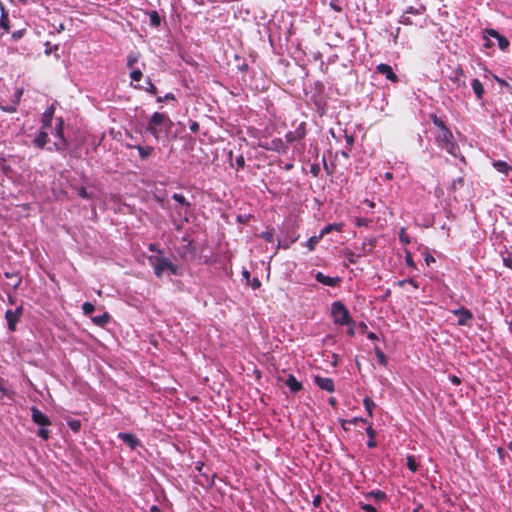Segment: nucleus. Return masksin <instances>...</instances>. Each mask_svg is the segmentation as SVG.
Returning <instances> with one entry per match:
<instances>
[{
  "label": "nucleus",
  "instance_id": "1",
  "mask_svg": "<svg viewBox=\"0 0 512 512\" xmlns=\"http://www.w3.org/2000/svg\"><path fill=\"white\" fill-rule=\"evenodd\" d=\"M431 119L433 124L438 128V132L435 134L437 145L451 156L457 157L460 154V148L451 130L446 126L444 121L435 114L431 116Z\"/></svg>",
  "mask_w": 512,
  "mask_h": 512
},
{
  "label": "nucleus",
  "instance_id": "2",
  "mask_svg": "<svg viewBox=\"0 0 512 512\" xmlns=\"http://www.w3.org/2000/svg\"><path fill=\"white\" fill-rule=\"evenodd\" d=\"M148 262L158 278H162L165 272L169 275H180V267L163 255H151L148 257Z\"/></svg>",
  "mask_w": 512,
  "mask_h": 512
},
{
  "label": "nucleus",
  "instance_id": "3",
  "mask_svg": "<svg viewBox=\"0 0 512 512\" xmlns=\"http://www.w3.org/2000/svg\"><path fill=\"white\" fill-rule=\"evenodd\" d=\"M172 121L164 113L154 112L148 120L146 131L149 132L156 141H159L162 132H168L171 129Z\"/></svg>",
  "mask_w": 512,
  "mask_h": 512
},
{
  "label": "nucleus",
  "instance_id": "4",
  "mask_svg": "<svg viewBox=\"0 0 512 512\" xmlns=\"http://www.w3.org/2000/svg\"><path fill=\"white\" fill-rule=\"evenodd\" d=\"M331 315L334 319V323L337 325L344 326L354 324L348 309L340 301H335L332 303Z\"/></svg>",
  "mask_w": 512,
  "mask_h": 512
},
{
  "label": "nucleus",
  "instance_id": "5",
  "mask_svg": "<svg viewBox=\"0 0 512 512\" xmlns=\"http://www.w3.org/2000/svg\"><path fill=\"white\" fill-rule=\"evenodd\" d=\"M23 314V307L20 305L15 310L8 309L5 312V319L7 321V327L10 332L16 330L17 323L19 322Z\"/></svg>",
  "mask_w": 512,
  "mask_h": 512
},
{
  "label": "nucleus",
  "instance_id": "6",
  "mask_svg": "<svg viewBox=\"0 0 512 512\" xmlns=\"http://www.w3.org/2000/svg\"><path fill=\"white\" fill-rule=\"evenodd\" d=\"M451 312L458 317L457 325L459 326H468L473 320L472 312L463 306L454 309Z\"/></svg>",
  "mask_w": 512,
  "mask_h": 512
},
{
  "label": "nucleus",
  "instance_id": "7",
  "mask_svg": "<svg viewBox=\"0 0 512 512\" xmlns=\"http://www.w3.org/2000/svg\"><path fill=\"white\" fill-rule=\"evenodd\" d=\"M204 464L202 462H197L195 469L199 472L200 479L197 480V483L203 487H211L214 484V474L210 475L207 472L203 471Z\"/></svg>",
  "mask_w": 512,
  "mask_h": 512
},
{
  "label": "nucleus",
  "instance_id": "8",
  "mask_svg": "<svg viewBox=\"0 0 512 512\" xmlns=\"http://www.w3.org/2000/svg\"><path fill=\"white\" fill-rule=\"evenodd\" d=\"M306 135L305 124L301 123L294 131H288L285 135L287 143H293L302 140Z\"/></svg>",
  "mask_w": 512,
  "mask_h": 512
},
{
  "label": "nucleus",
  "instance_id": "9",
  "mask_svg": "<svg viewBox=\"0 0 512 512\" xmlns=\"http://www.w3.org/2000/svg\"><path fill=\"white\" fill-rule=\"evenodd\" d=\"M31 418L33 422L39 426L46 427L51 425L49 417L42 413L36 406L31 408Z\"/></svg>",
  "mask_w": 512,
  "mask_h": 512
},
{
  "label": "nucleus",
  "instance_id": "10",
  "mask_svg": "<svg viewBox=\"0 0 512 512\" xmlns=\"http://www.w3.org/2000/svg\"><path fill=\"white\" fill-rule=\"evenodd\" d=\"M117 437L128 445L131 450H136L138 447H142L141 441L131 433L120 432Z\"/></svg>",
  "mask_w": 512,
  "mask_h": 512
},
{
  "label": "nucleus",
  "instance_id": "11",
  "mask_svg": "<svg viewBox=\"0 0 512 512\" xmlns=\"http://www.w3.org/2000/svg\"><path fill=\"white\" fill-rule=\"evenodd\" d=\"M261 147L278 153H285L288 148L286 143L280 138L272 139L270 142L262 144Z\"/></svg>",
  "mask_w": 512,
  "mask_h": 512
},
{
  "label": "nucleus",
  "instance_id": "12",
  "mask_svg": "<svg viewBox=\"0 0 512 512\" xmlns=\"http://www.w3.org/2000/svg\"><path fill=\"white\" fill-rule=\"evenodd\" d=\"M314 383L322 390H325L327 392H334L335 391V385L334 381L331 378L327 377H321V376H314Z\"/></svg>",
  "mask_w": 512,
  "mask_h": 512
},
{
  "label": "nucleus",
  "instance_id": "13",
  "mask_svg": "<svg viewBox=\"0 0 512 512\" xmlns=\"http://www.w3.org/2000/svg\"><path fill=\"white\" fill-rule=\"evenodd\" d=\"M315 279L317 282L329 287H336L341 282L339 277L326 276L320 271L315 274Z\"/></svg>",
  "mask_w": 512,
  "mask_h": 512
},
{
  "label": "nucleus",
  "instance_id": "14",
  "mask_svg": "<svg viewBox=\"0 0 512 512\" xmlns=\"http://www.w3.org/2000/svg\"><path fill=\"white\" fill-rule=\"evenodd\" d=\"M376 70L380 74L384 75L391 82H394V83L398 82V77L393 72V69L390 65L385 64V63H380L379 65H377Z\"/></svg>",
  "mask_w": 512,
  "mask_h": 512
},
{
  "label": "nucleus",
  "instance_id": "15",
  "mask_svg": "<svg viewBox=\"0 0 512 512\" xmlns=\"http://www.w3.org/2000/svg\"><path fill=\"white\" fill-rule=\"evenodd\" d=\"M10 29L8 12L4 9L2 2L0 1V37L8 32Z\"/></svg>",
  "mask_w": 512,
  "mask_h": 512
},
{
  "label": "nucleus",
  "instance_id": "16",
  "mask_svg": "<svg viewBox=\"0 0 512 512\" xmlns=\"http://www.w3.org/2000/svg\"><path fill=\"white\" fill-rule=\"evenodd\" d=\"M54 111H55L54 107L50 106L43 113V115H42V128L43 129H48L51 127L53 116H54Z\"/></svg>",
  "mask_w": 512,
  "mask_h": 512
},
{
  "label": "nucleus",
  "instance_id": "17",
  "mask_svg": "<svg viewBox=\"0 0 512 512\" xmlns=\"http://www.w3.org/2000/svg\"><path fill=\"white\" fill-rule=\"evenodd\" d=\"M286 386L290 389L292 393H297L300 390H302L303 385L300 383L296 377L292 374L288 376V378L285 381Z\"/></svg>",
  "mask_w": 512,
  "mask_h": 512
},
{
  "label": "nucleus",
  "instance_id": "18",
  "mask_svg": "<svg viewBox=\"0 0 512 512\" xmlns=\"http://www.w3.org/2000/svg\"><path fill=\"white\" fill-rule=\"evenodd\" d=\"M471 87H472V90H473L477 100L481 101L483 99L485 90H484V87H483L482 83L480 82V80L477 78L472 79Z\"/></svg>",
  "mask_w": 512,
  "mask_h": 512
},
{
  "label": "nucleus",
  "instance_id": "19",
  "mask_svg": "<svg viewBox=\"0 0 512 512\" xmlns=\"http://www.w3.org/2000/svg\"><path fill=\"white\" fill-rule=\"evenodd\" d=\"M47 139H48V132H47V129H43L41 127V130L40 132L37 134V136L35 137V139L33 140V143L36 147L42 149L44 148V146L46 145L47 143Z\"/></svg>",
  "mask_w": 512,
  "mask_h": 512
},
{
  "label": "nucleus",
  "instance_id": "20",
  "mask_svg": "<svg viewBox=\"0 0 512 512\" xmlns=\"http://www.w3.org/2000/svg\"><path fill=\"white\" fill-rule=\"evenodd\" d=\"M130 147L137 149L139 156L142 160H146L147 158H149L154 151V148L152 146L135 145Z\"/></svg>",
  "mask_w": 512,
  "mask_h": 512
},
{
  "label": "nucleus",
  "instance_id": "21",
  "mask_svg": "<svg viewBox=\"0 0 512 512\" xmlns=\"http://www.w3.org/2000/svg\"><path fill=\"white\" fill-rule=\"evenodd\" d=\"M69 147V143L68 141L65 139V137H61V139H58L56 142L53 143L52 146H49L47 149L49 151H65L66 149H68Z\"/></svg>",
  "mask_w": 512,
  "mask_h": 512
},
{
  "label": "nucleus",
  "instance_id": "22",
  "mask_svg": "<svg viewBox=\"0 0 512 512\" xmlns=\"http://www.w3.org/2000/svg\"><path fill=\"white\" fill-rule=\"evenodd\" d=\"M91 321L99 327H104L109 323L110 315L107 312H105L99 316H92Z\"/></svg>",
  "mask_w": 512,
  "mask_h": 512
},
{
  "label": "nucleus",
  "instance_id": "23",
  "mask_svg": "<svg viewBox=\"0 0 512 512\" xmlns=\"http://www.w3.org/2000/svg\"><path fill=\"white\" fill-rule=\"evenodd\" d=\"M366 434L368 436L367 441V447L368 448H375L377 446V442L375 441V437L377 435V432L373 429L372 425L369 424L366 428Z\"/></svg>",
  "mask_w": 512,
  "mask_h": 512
},
{
  "label": "nucleus",
  "instance_id": "24",
  "mask_svg": "<svg viewBox=\"0 0 512 512\" xmlns=\"http://www.w3.org/2000/svg\"><path fill=\"white\" fill-rule=\"evenodd\" d=\"M493 167L500 173L508 174L509 171H512V167L508 165L507 162L502 160H495L493 161Z\"/></svg>",
  "mask_w": 512,
  "mask_h": 512
},
{
  "label": "nucleus",
  "instance_id": "25",
  "mask_svg": "<svg viewBox=\"0 0 512 512\" xmlns=\"http://www.w3.org/2000/svg\"><path fill=\"white\" fill-rule=\"evenodd\" d=\"M342 228V223H330L320 231V234L322 235V237H324L325 235L331 233L332 231H341Z\"/></svg>",
  "mask_w": 512,
  "mask_h": 512
},
{
  "label": "nucleus",
  "instance_id": "26",
  "mask_svg": "<svg viewBox=\"0 0 512 512\" xmlns=\"http://www.w3.org/2000/svg\"><path fill=\"white\" fill-rule=\"evenodd\" d=\"M503 263L506 267L512 269V245L506 247L505 251L502 252Z\"/></svg>",
  "mask_w": 512,
  "mask_h": 512
},
{
  "label": "nucleus",
  "instance_id": "27",
  "mask_svg": "<svg viewBox=\"0 0 512 512\" xmlns=\"http://www.w3.org/2000/svg\"><path fill=\"white\" fill-rule=\"evenodd\" d=\"M150 19V25L154 28H157L161 25V17L156 10H151L148 13Z\"/></svg>",
  "mask_w": 512,
  "mask_h": 512
},
{
  "label": "nucleus",
  "instance_id": "28",
  "mask_svg": "<svg viewBox=\"0 0 512 512\" xmlns=\"http://www.w3.org/2000/svg\"><path fill=\"white\" fill-rule=\"evenodd\" d=\"M365 498H374L376 501H384L387 499L385 492L381 490H373L365 494Z\"/></svg>",
  "mask_w": 512,
  "mask_h": 512
},
{
  "label": "nucleus",
  "instance_id": "29",
  "mask_svg": "<svg viewBox=\"0 0 512 512\" xmlns=\"http://www.w3.org/2000/svg\"><path fill=\"white\" fill-rule=\"evenodd\" d=\"M146 84H147V87L145 88V90L152 95H156L157 87L152 83V81L149 77L146 79ZM133 87L136 89H139V90L144 89V87L139 84H135V85H133Z\"/></svg>",
  "mask_w": 512,
  "mask_h": 512
},
{
  "label": "nucleus",
  "instance_id": "30",
  "mask_svg": "<svg viewBox=\"0 0 512 512\" xmlns=\"http://www.w3.org/2000/svg\"><path fill=\"white\" fill-rule=\"evenodd\" d=\"M374 353H375V356L378 360V363L382 366H387L388 364V359L386 357V355L384 354V352L381 350V348L379 346H375L374 347Z\"/></svg>",
  "mask_w": 512,
  "mask_h": 512
},
{
  "label": "nucleus",
  "instance_id": "31",
  "mask_svg": "<svg viewBox=\"0 0 512 512\" xmlns=\"http://www.w3.org/2000/svg\"><path fill=\"white\" fill-rule=\"evenodd\" d=\"M322 238L323 237L320 233L319 235H314L306 241L305 246L309 249V251H313Z\"/></svg>",
  "mask_w": 512,
  "mask_h": 512
},
{
  "label": "nucleus",
  "instance_id": "32",
  "mask_svg": "<svg viewBox=\"0 0 512 512\" xmlns=\"http://www.w3.org/2000/svg\"><path fill=\"white\" fill-rule=\"evenodd\" d=\"M139 58H140V54L138 52H130L127 55L126 66L128 68L132 69L134 67V65L138 62Z\"/></svg>",
  "mask_w": 512,
  "mask_h": 512
},
{
  "label": "nucleus",
  "instance_id": "33",
  "mask_svg": "<svg viewBox=\"0 0 512 512\" xmlns=\"http://www.w3.org/2000/svg\"><path fill=\"white\" fill-rule=\"evenodd\" d=\"M63 125H64V122H63L62 118H58L57 124H56L55 128L53 129V131L51 132L55 137H57V139H61V137H64Z\"/></svg>",
  "mask_w": 512,
  "mask_h": 512
},
{
  "label": "nucleus",
  "instance_id": "34",
  "mask_svg": "<svg viewBox=\"0 0 512 512\" xmlns=\"http://www.w3.org/2000/svg\"><path fill=\"white\" fill-rule=\"evenodd\" d=\"M363 405L365 407V410L368 413V416L372 417L373 416V409L375 407V403L369 397H365L363 399Z\"/></svg>",
  "mask_w": 512,
  "mask_h": 512
},
{
  "label": "nucleus",
  "instance_id": "35",
  "mask_svg": "<svg viewBox=\"0 0 512 512\" xmlns=\"http://www.w3.org/2000/svg\"><path fill=\"white\" fill-rule=\"evenodd\" d=\"M172 199L175 200L176 202H178L179 204H181L182 206H185L186 209H189L191 207L190 202H188L186 200V198L184 197V195H182V194L174 193L172 195Z\"/></svg>",
  "mask_w": 512,
  "mask_h": 512
},
{
  "label": "nucleus",
  "instance_id": "36",
  "mask_svg": "<svg viewBox=\"0 0 512 512\" xmlns=\"http://www.w3.org/2000/svg\"><path fill=\"white\" fill-rule=\"evenodd\" d=\"M406 464H407V467L408 469L415 473L417 470H418V462L416 461V459L414 458V456H408L407 457V461H406Z\"/></svg>",
  "mask_w": 512,
  "mask_h": 512
},
{
  "label": "nucleus",
  "instance_id": "37",
  "mask_svg": "<svg viewBox=\"0 0 512 512\" xmlns=\"http://www.w3.org/2000/svg\"><path fill=\"white\" fill-rule=\"evenodd\" d=\"M5 276H6L7 278H10V280H13V283L11 284V285H12V287H13V289H14V290L18 289V287H19V286H20V284H21V278H20V277H18L16 274H14V273H9V272H6V273H5Z\"/></svg>",
  "mask_w": 512,
  "mask_h": 512
},
{
  "label": "nucleus",
  "instance_id": "38",
  "mask_svg": "<svg viewBox=\"0 0 512 512\" xmlns=\"http://www.w3.org/2000/svg\"><path fill=\"white\" fill-rule=\"evenodd\" d=\"M143 74L140 69H131L130 78H131V85L133 86V82H139L142 78Z\"/></svg>",
  "mask_w": 512,
  "mask_h": 512
},
{
  "label": "nucleus",
  "instance_id": "39",
  "mask_svg": "<svg viewBox=\"0 0 512 512\" xmlns=\"http://www.w3.org/2000/svg\"><path fill=\"white\" fill-rule=\"evenodd\" d=\"M83 314L86 316H91L95 311V306L90 302H84L82 305Z\"/></svg>",
  "mask_w": 512,
  "mask_h": 512
},
{
  "label": "nucleus",
  "instance_id": "40",
  "mask_svg": "<svg viewBox=\"0 0 512 512\" xmlns=\"http://www.w3.org/2000/svg\"><path fill=\"white\" fill-rule=\"evenodd\" d=\"M67 425L73 432H78L81 428V421L78 419H70L67 421Z\"/></svg>",
  "mask_w": 512,
  "mask_h": 512
},
{
  "label": "nucleus",
  "instance_id": "41",
  "mask_svg": "<svg viewBox=\"0 0 512 512\" xmlns=\"http://www.w3.org/2000/svg\"><path fill=\"white\" fill-rule=\"evenodd\" d=\"M399 240L403 245H407L411 242L410 237L404 227H402L399 231Z\"/></svg>",
  "mask_w": 512,
  "mask_h": 512
},
{
  "label": "nucleus",
  "instance_id": "42",
  "mask_svg": "<svg viewBox=\"0 0 512 512\" xmlns=\"http://www.w3.org/2000/svg\"><path fill=\"white\" fill-rule=\"evenodd\" d=\"M425 11V7L421 6L419 8H415L413 6H409L404 13L405 14H412V15H421Z\"/></svg>",
  "mask_w": 512,
  "mask_h": 512
},
{
  "label": "nucleus",
  "instance_id": "43",
  "mask_svg": "<svg viewBox=\"0 0 512 512\" xmlns=\"http://www.w3.org/2000/svg\"><path fill=\"white\" fill-rule=\"evenodd\" d=\"M77 194L79 197H81L82 199H86V200H89L92 198V194L89 193L87 191V189L85 187H78L77 188Z\"/></svg>",
  "mask_w": 512,
  "mask_h": 512
},
{
  "label": "nucleus",
  "instance_id": "44",
  "mask_svg": "<svg viewBox=\"0 0 512 512\" xmlns=\"http://www.w3.org/2000/svg\"><path fill=\"white\" fill-rule=\"evenodd\" d=\"M497 41L499 48L503 51L506 50L510 44L508 39L502 36L501 34L497 37Z\"/></svg>",
  "mask_w": 512,
  "mask_h": 512
},
{
  "label": "nucleus",
  "instance_id": "45",
  "mask_svg": "<svg viewBox=\"0 0 512 512\" xmlns=\"http://www.w3.org/2000/svg\"><path fill=\"white\" fill-rule=\"evenodd\" d=\"M37 435L43 439V440H48L49 437H50V431L48 429H46L45 427H41L38 432H37Z\"/></svg>",
  "mask_w": 512,
  "mask_h": 512
},
{
  "label": "nucleus",
  "instance_id": "46",
  "mask_svg": "<svg viewBox=\"0 0 512 512\" xmlns=\"http://www.w3.org/2000/svg\"><path fill=\"white\" fill-rule=\"evenodd\" d=\"M345 257L349 264H355L357 262V258L359 257V255H356L352 251H348L345 253Z\"/></svg>",
  "mask_w": 512,
  "mask_h": 512
},
{
  "label": "nucleus",
  "instance_id": "47",
  "mask_svg": "<svg viewBox=\"0 0 512 512\" xmlns=\"http://www.w3.org/2000/svg\"><path fill=\"white\" fill-rule=\"evenodd\" d=\"M261 237H262L266 242H269V243H273V242H274V233H273L272 231H265V232H262Z\"/></svg>",
  "mask_w": 512,
  "mask_h": 512
},
{
  "label": "nucleus",
  "instance_id": "48",
  "mask_svg": "<svg viewBox=\"0 0 512 512\" xmlns=\"http://www.w3.org/2000/svg\"><path fill=\"white\" fill-rule=\"evenodd\" d=\"M247 284L251 286L252 289L256 290L261 286V282L257 277L251 278L247 281Z\"/></svg>",
  "mask_w": 512,
  "mask_h": 512
},
{
  "label": "nucleus",
  "instance_id": "49",
  "mask_svg": "<svg viewBox=\"0 0 512 512\" xmlns=\"http://www.w3.org/2000/svg\"><path fill=\"white\" fill-rule=\"evenodd\" d=\"M175 95L173 93H167L166 95H164L163 97L159 96L156 98V101L159 102V103H162L164 101H169V100H175Z\"/></svg>",
  "mask_w": 512,
  "mask_h": 512
},
{
  "label": "nucleus",
  "instance_id": "50",
  "mask_svg": "<svg viewBox=\"0 0 512 512\" xmlns=\"http://www.w3.org/2000/svg\"><path fill=\"white\" fill-rule=\"evenodd\" d=\"M399 23L403 24V25H412L413 24L410 17L405 13H403L400 16Z\"/></svg>",
  "mask_w": 512,
  "mask_h": 512
},
{
  "label": "nucleus",
  "instance_id": "51",
  "mask_svg": "<svg viewBox=\"0 0 512 512\" xmlns=\"http://www.w3.org/2000/svg\"><path fill=\"white\" fill-rule=\"evenodd\" d=\"M360 507L365 512H377L376 508L374 506H372L371 504L361 503Z\"/></svg>",
  "mask_w": 512,
  "mask_h": 512
},
{
  "label": "nucleus",
  "instance_id": "52",
  "mask_svg": "<svg viewBox=\"0 0 512 512\" xmlns=\"http://www.w3.org/2000/svg\"><path fill=\"white\" fill-rule=\"evenodd\" d=\"M405 262H406V264L408 266L415 267L414 260H413L412 255H411V253L409 251H406Z\"/></svg>",
  "mask_w": 512,
  "mask_h": 512
},
{
  "label": "nucleus",
  "instance_id": "53",
  "mask_svg": "<svg viewBox=\"0 0 512 512\" xmlns=\"http://www.w3.org/2000/svg\"><path fill=\"white\" fill-rule=\"evenodd\" d=\"M235 163L237 165V168H243L245 166V159L243 155H239L235 159Z\"/></svg>",
  "mask_w": 512,
  "mask_h": 512
},
{
  "label": "nucleus",
  "instance_id": "54",
  "mask_svg": "<svg viewBox=\"0 0 512 512\" xmlns=\"http://www.w3.org/2000/svg\"><path fill=\"white\" fill-rule=\"evenodd\" d=\"M310 172L314 177H317L320 173V166L318 164L311 165Z\"/></svg>",
  "mask_w": 512,
  "mask_h": 512
},
{
  "label": "nucleus",
  "instance_id": "55",
  "mask_svg": "<svg viewBox=\"0 0 512 512\" xmlns=\"http://www.w3.org/2000/svg\"><path fill=\"white\" fill-rule=\"evenodd\" d=\"M330 7L335 11V12H341L342 11V7L340 4H338V2L336 0H332L330 2Z\"/></svg>",
  "mask_w": 512,
  "mask_h": 512
},
{
  "label": "nucleus",
  "instance_id": "56",
  "mask_svg": "<svg viewBox=\"0 0 512 512\" xmlns=\"http://www.w3.org/2000/svg\"><path fill=\"white\" fill-rule=\"evenodd\" d=\"M5 381L0 378V398L2 399L7 394V389L4 386Z\"/></svg>",
  "mask_w": 512,
  "mask_h": 512
},
{
  "label": "nucleus",
  "instance_id": "57",
  "mask_svg": "<svg viewBox=\"0 0 512 512\" xmlns=\"http://www.w3.org/2000/svg\"><path fill=\"white\" fill-rule=\"evenodd\" d=\"M485 34L495 39H497V37L500 35V33L494 29H486Z\"/></svg>",
  "mask_w": 512,
  "mask_h": 512
},
{
  "label": "nucleus",
  "instance_id": "58",
  "mask_svg": "<svg viewBox=\"0 0 512 512\" xmlns=\"http://www.w3.org/2000/svg\"><path fill=\"white\" fill-rule=\"evenodd\" d=\"M358 422L367 423V420L362 417H354L349 420V424H351V425H356Z\"/></svg>",
  "mask_w": 512,
  "mask_h": 512
},
{
  "label": "nucleus",
  "instance_id": "59",
  "mask_svg": "<svg viewBox=\"0 0 512 512\" xmlns=\"http://www.w3.org/2000/svg\"><path fill=\"white\" fill-rule=\"evenodd\" d=\"M23 35H24V30H17L12 33V38L14 40H19L23 37Z\"/></svg>",
  "mask_w": 512,
  "mask_h": 512
},
{
  "label": "nucleus",
  "instance_id": "60",
  "mask_svg": "<svg viewBox=\"0 0 512 512\" xmlns=\"http://www.w3.org/2000/svg\"><path fill=\"white\" fill-rule=\"evenodd\" d=\"M149 251L156 252L157 253L156 255H162L161 250L157 247L156 244H150L149 245Z\"/></svg>",
  "mask_w": 512,
  "mask_h": 512
},
{
  "label": "nucleus",
  "instance_id": "61",
  "mask_svg": "<svg viewBox=\"0 0 512 512\" xmlns=\"http://www.w3.org/2000/svg\"><path fill=\"white\" fill-rule=\"evenodd\" d=\"M199 129V124L197 122H192L190 125V130L192 132H197Z\"/></svg>",
  "mask_w": 512,
  "mask_h": 512
},
{
  "label": "nucleus",
  "instance_id": "62",
  "mask_svg": "<svg viewBox=\"0 0 512 512\" xmlns=\"http://www.w3.org/2000/svg\"><path fill=\"white\" fill-rule=\"evenodd\" d=\"M399 33H400V28L398 27V28H396L395 32L391 34V35H392V37H393V41H394V43H396V42H397V38H398V36H399Z\"/></svg>",
  "mask_w": 512,
  "mask_h": 512
},
{
  "label": "nucleus",
  "instance_id": "63",
  "mask_svg": "<svg viewBox=\"0 0 512 512\" xmlns=\"http://www.w3.org/2000/svg\"><path fill=\"white\" fill-rule=\"evenodd\" d=\"M367 338H368L369 340H377V339H378V336H377V335H376V333H374V332H368V333H367Z\"/></svg>",
  "mask_w": 512,
  "mask_h": 512
},
{
  "label": "nucleus",
  "instance_id": "64",
  "mask_svg": "<svg viewBox=\"0 0 512 512\" xmlns=\"http://www.w3.org/2000/svg\"><path fill=\"white\" fill-rule=\"evenodd\" d=\"M434 261H435V259H434V257L432 255H427L425 257V262H426L427 265H430V263H432Z\"/></svg>",
  "mask_w": 512,
  "mask_h": 512
}]
</instances>
